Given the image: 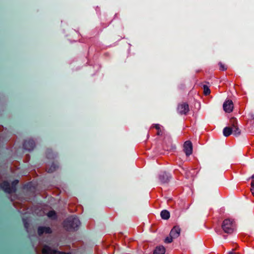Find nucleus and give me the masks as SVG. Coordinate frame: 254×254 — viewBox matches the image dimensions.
<instances>
[{
    "label": "nucleus",
    "mask_w": 254,
    "mask_h": 254,
    "mask_svg": "<svg viewBox=\"0 0 254 254\" xmlns=\"http://www.w3.org/2000/svg\"><path fill=\"white\" fill-rule=\"evenodd\" d=\"M80 224V221L77 218L69 217L64 221V226L68 231L74 230L78 228Z\"/></svg>",
    "instance_id": "nucleus-1"
},
{
    "label": "nucleus",
    "mask_w": 254,
    "mask_h": 254,
    "mask_svg": "<svg viewBox=\"0 0 254 254\" xmlns=\"http://www.w3.org/2000/svg\"><path fill=\"white\" fill-rule=\"evenodd\" d=\"M222 231L228 234H231L235 229V222L233 219H225L221 224Z\"/></svg>",
    "instance_id": "nucleus-2"
},
{
    "label": "nucleus",
    "mask_w": 254,
    "mask_h": 254,
    "mask_svg": "<svg viewBox=\"0 0 254 254\" xmlns=\"http://www.w3.org/2000/svg\"><path fill=\"white\" fill-rule=\"evenodd\" d=\"M177 113L181 115H187L190 111L189 106L187 103L182 102L178 104Z\"/></svg>",
    "instance_id": "nucleus-3"
},
{
    "label": "nucleus",
    "mask_w": 254,
    "mask_h": 254,
    "mask_svg": "<svg viewBox=\"0 0 254 254\" xmlns=\"http://www.w3.org/2000/svg\"><path fill=\"white\" fill-rule=\"evenodd\" d=\"M231 127L233 128V133L234 135L238 136L241 134V130L237 125V121L236 118H232L230 119Z\"/></svg>",
    "instance_id": "nucleus-4"
},
{
    "label": "nucleus",
    "mask_w": 254,
    "mask_h": 254,
    "mask_svg": "<svg viewBox=\"0 0 254 254\" xmlns=\"http://www.w3.org/2000/svg\"><path fill=\"white\" fill-rule=\"evenodd\" d=\"M184 151L186 156H189L192 151V145L191 141L188 140L186 141L184 144Z\"/></svg>",
    "instance_id": "nucleus-5"
},
{
    "label": "nucleus",
    "mask_w": 254,
    "mask_h": 254,
    "mask_svg": "<svg viewBox=\"0 0 254 254\" xmlns=\"http://www.w3.org/2000/svg\"><path fill=\"white\" fill-rule=\"evenodd\" d=\"M223 107L224 110L226 112L230 113L232 112L234 108L233 103L231 100H226L224 103Z\"/></svg>",
    "instance_id": "nucleus-6"
},
{
    "label": "nucleus",
    "mask_w": 254,
    "mask_h": 254,
    "mask_svg": "<svg viewBox=\"0 0 254 254\" xmlns=\"http://www.w3.org/2000/svg\"><path fill=\"white\" fill-rule=\"evenodd\" d=\"M35 146V142L33 139H31L26 140L23 143L24 148L28 151L33 150Z\"/></svg>",
    "instance_id": "nucleus-7"
},
{
    "label": "nucleus",
    "mask_w": 254,
    "mask_h": 254,
    "mask_svg": "<svg viewBox=\"0 0 254 254\" xmlns=\"http://www.w3.org/2000/svg\"><path fill=\"white\" fill-rule=\"evenodd\" d=\"M2 188L5 192L11 193L14 192L16 189L13 187H10L7 182H3L2 184Z\"/></svg>",
    "instance_id": "nucleus-8"
},
{
    "label": "nucleus",
    "mask_w": 254,
    "mask_h": 254,
    "mask_svg": "<svg viewBox=\"0 0 254 254\" xmlns=\"http://www.w3.org/2000/svg\"><path fill=\"white\" fill-rule=\"evenodd\" d=\"M52 231L50 227H39L38 229V233L39 235H42L44 233L50 234Z\"/></svg>",
    "instance_id": "nucleus-9"
},
{
    "label": "nucleus",
    "mask_w": 254,
    "mask_h": 254,
    "mask_svg": "<svg viewBox=\"0 0 254 254\" xmlns=\"http://www.w3.org/2000/svg\"><path fill=\"white\" fill-rule=\"evenodd\" d=\"M43 254H57V251L48 246H44L42 250Z\"/></svg>",
    "instance_id": "nucleus-10"
},
{
    "label": "nucleus",
    "mask_w": 254,
    "mask_h": 254,
    "mask_svg": "<svg viewBox=\"0 0 254 254\" xmlns=\"http://www.w3.org/2000/svg\"><path fill=\"white\" fill-rule=\"evenodd\" d=\"M175 231H174L173 229H172L170 231L169 235L165 239L164 242L165 243H170L172 242L173 241Z\"/></svg>",
    "instance_id": "nucleus-11"
},
{
    "label": "nucleus",
    "mask_w": 254,
    "mask_h": 254,
    "mask_svg": "<svg viewBox=\"0 0 254 254\" xmlns=\"http://www.w3.org/2000/svg\"><path fill=\"white\" fill-rule=\"evenodd\" d=\"M223 135L228 137L233 133V128L232 127H226L223 130Z\"/></svg>",
    "instance_id": "nucleus-12"
},
{
    "label": "nucleus",
    "mask_w": 254,
    "mask_h": 254,
    "mask_svg": "<svg viewBox=\"0 0 254 254\" xmlns=\"http://www.w3.org/2000/svg\"><path fill=\"white\" fill-rule=\"evenodd\" d=\"M165 248L163 246L157 247L154 251L153 254H164L165 253Z\"/></svg>",
    "instance_id": "nucleus-13"
},
{
    "label": "nucleus",
    "mask_w": 254,
    "mask_h": 254,
    "mask_svg": "<svg viewBox=\"0 0 254 254\" xmlns=\"http://www.w3.org/2000/svg\"><path fill=\"white\" fill-rule=\"evenodd\" d=\"M161 216L164 219H168L170 217V213L167 210H163L161 212Z\"/></svg>",
    "instance_id": "nucleus-14"
},
{
    "label": "nucleus",
    "mask_w": 254,
    "mask_h": 254,
    "mask_svg": "<svg viewBox=\"0 0 254 254\" xmlns=\"http://www.w3.org/2000/svg\"><path fill=\"white\" fill-rule=\"evenodd\" d=\"M48 216L52 219L56 218V213L55 211H51L47 214Z\"/></svg>",
    "instance_id": "nucleus-15"
},
{
    "label": "nucleus",
    "mask_w": 254,
    "mask_h": 254,
    "mask_svg": "<svg viewBox=\"0 0 254 254\" xmlns=\"http://www.w3.org/2000/svg\"><path fill=\"white\" fill-rule=\"evenodd\" d=\"M203 88L204 94L205 95H208L210 93V90L207 85H204L203 86Z\"/></svg>",
    "instance_id": "nucleus-16"
},
{
    "label": "nucleus",
    "mask_w": 254,
    "mask_h": 254,
    "mask_svg": "<svg viewBox=\"0 0 254 254\" xmlns=\"http://www.w3.org/2000/svg\"><path fill=\"white\" fill-rule=\"evenodd\" d=\"M181 231V229L179 226L176 225V238L180 236Z\"/></svg>",
    "instance_id": "nucleus-17"
},
{
    "label": "nucleus",
    "mask_w": 254,
    "mask_h": 254,
    "mask_svg": "<svg viewBox=\"0 0 254 254\" xmlns=\"http://www.w3.org/2000/svg\"><path fill=\"white\" fill-rule=\"evenodd\" d=\"M219 65L220 66V69L221 70H226L227 69V67L223 64L222 63L220 62L219 63Z\"/></svg>",
    "instance_id": "nucleus-18"
},
{
    "label": "nucleus",
    "mask_w": 254,
    "mask_h": 254,
    "mask_svg": "<svg viewBox=\"0 0 254 254\" xmlns=\"http://www.w3.org/2000/svg\"><path fill=\"white\" fill-rule=\"evenodd\" d=\"M251 187H252V188L251 189V191L252 193V194L254 196V184H252Z\"/></svg>",
    "instance_id": "nucleus-19"
},
{
    "label": "nucleus",
    "mask_w": 254,
    "mask_h": 254,
    "mask_svg": "<svg viewBox=\"0 0 254 254\" xmlns=\"http://www.w3.org/2000/svg\"><path fill=\"white\" fill-rule=\"evenodd\" d=\"M18 182V180L14 181L12 182V187H13L15 188V186L17 184Z\"/></svg>",
    "instance_id": "nucleus-20"
},
{
    "label": "nucleus",
    "mask_w": 254,
    "mask_h": 254,
    "mask_svg": "<svg viewBox=\"0 0 254 254\" xmlns=\"http://www.w3.org/2000/svg\"><path fill=\"white\" fill-rule=\"evenodd\" d=\"M51 167H53V166H52ZM55 169V166H53V169H52V168H50L49 170V172H53V170H54Z\"/></svg>",
    "instance_id": "nucleus-21"
},
{
    "label": "nucleus",
    "mask_w": 254,
    "mask_h": 254,
    "mask_svg": "<svg viewBox=\"0 0 254 254\" xmlns=\"http://www.w3.org/2000/svg\"><path fill=\"white\" fill-rule=\"evenodd\" d=\"M215 231L217 233H219V234H221L220 232V231L217 229H215Z\"/></svg>",
    "instance_id": "nucleus-22"
},
{
    "label": "nucleus",
    "mask_w": 254,
    "mask_h": 254,
    "mask_svg": "<svg viewBox=\"0 0 254 254\" xmlns=\"http://www.w3.org/2000/svg\"><path fill=\"white\" fill-rule=\"evenodd\" d=\"M155 127H156V129H157L158 130H159V129H160V127H159V125H156L155 126Z\"/></svg>",
    "instance_id": "nucleus-23"
},
{
    "label": "nucleus",
    "mask_w": 254,
    "mask_h": 254,
    "mask_svg": "<svg viewBox=\"0 0 254 254\" xmlns=\"http://www.w3.org/2000/svg\"><path fill=\"white\" fill-rule=\"evenodd\" d=\"M228 254H239V253H234L233 252H230Z\"/></svg>",
    "instance_id": "nucleus-24"
},
{
    "label": "nucleus",
    "mask_w": 254,
    "mask_h": 254,
    "mask_svg": "<svg viewBox=\"0 0 254 254\" xmlns=\"http://www.w3.org/2000/svg\"><path fill=\"white\" fill-rule=\"evenodd\" d=\"M160 132H161V131L158 130V133H157L158 135H160Z\"/></svg>",
    "instance_id": "nucleus-25"
},
{
    "label": "nucleus",
    "mask_w": 254,
    "mask_h": 254,
    "mask_svg": "<svg viewBox=\"0 0 254 254\" xmlns=\"http://www.w3.org/2000/svg\"><path fill=\"white\" fill-rule=\"evenodd\" d=\"M223 237L225 239V238H226V236L224 235V236H223Z\"/></svg>",
    "instance_id": "nucleus-26"
},
{
    "label": "nucleus",
    "mask_w": 254,
    "mask_h": 254,
    "mask_svg": "<svg viewBox=\"0 0 254 254\" xmlns=\"http://www.w3.org/2000/svg\"><path fill=\"white\" fill-rule=\"evenodd\" d=\"M26 224H27L26 223H25V226L26 227H27Z\"/></svg>",
    "instance_id": "nucleus-27"
}]
</instances>
